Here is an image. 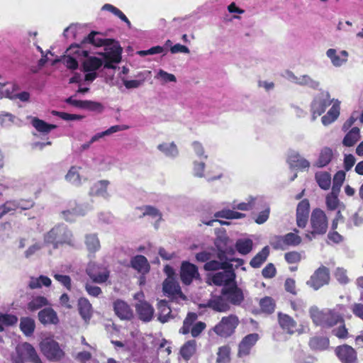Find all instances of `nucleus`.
Listing matches in <instances>:
<instances>
[{
    "mask_svg": "<svg viewBox=\"0 0 363 363\" xmlns=\"http://www.w3.org/2000/svg\"><path fill=\"white\" fill-rule=\"evenodd\" d=\"M85 41L96 47L104 46V52L99 53L105 60L104 68L115 69L116 66L113 64L121 62L122 48L118 42L111 39L103 38L99 33L95 31H92L86 38Z\"/></svg>",
    "mask_w": 363,
    "mask_h": 363,
    "instance_id": "1",
    "label": "nucleus"
},
{
    "mask_svg": "<svg viewBox=\"0 0 363 363\" xmlns=\"http://www.w3.org/2000/svg\"><path fill=\"white\" fill-rule=\"evenodd\" d=\"M44 242L52 245L54 249H57L65 245L74 246L75 240L72 232L67 225L59 224L44 235Z\"/></svg>",
    "mask_w": 363,
    "mask_h": 363,
    "instance_id": "2",
    "label": "nucleus"
},
{
    "mask_svg": "<svg viewBox=\"0 0 363 363\" xmlns=\"http://www.w3.org/2000/svg\"><path fill=\"white\" fill-rule=\"evenodd\" d=\"M226 238L217 239L215 245L218 250L217 257L218 260H209L204 264V269L206 271H218L223 269L231 264V262L234 259L228 255H232L233 250L231 247H228L226 244Z\"/></svg>",
    "mask_w": 363,
    "mask_h": 363,
    "instance_id": "3",
    "label": "nucleus"
},
{
    "mask_svg": "<svg viewBox=\"0 0 363 363\" xmlns=\"http://www.w3.org/2000/svg\"><path fill=\"white\" fill-rule=\"evenodd\" d=\"M311 231L306 233V238L312 240L316 235H324L328 228V218L323 211L315 208L311 216L310 220Z\"/></svg>",
    "mask_w": 363,
    "mask_h": 363,
    "instance_id": "4",
    "label": "nucleus"
},
{
    "mask_svg": "<svg viewBox=\"0 0 363 363\" xmlns=\"http://www.w3.org/2000/svg\"><path fill=\"white\" fill-rule=\"evenodd\" d=\"M13 363H25L29 361L33 363H42L35 348L28 342L18 344L16 352L12 354Z\"/></svg>",
    "mask_w": 363,
    "mask_h": 363,
    "instance_id": "5",
    "label": "nucleus"
},
{
    "mask_svg": "<svg viewBox=\"0 0 363 363\" xmlns=\"http://www.w3.org/2000/svg\"><path fill=\"white\" fill-rule=\"evenodd\" d=\"M42 353L51 361H60L65 356V352L59 343L51 337L43 339L40 343Z\"/></svg>",
    "mask_w": 363,
    "mask_h": 363,
    "instance_id": "6",
    "label": "nucleus"
},
{
    "mask_svg": "<svg viewBox=\"0 0 363 363\" xmlns=\"http://www.w3.org/2000/svg\"><path fill=\"white\" fill-rule=\"evenodd\" d=\"M144 298L145 296L143 292L135 294L134 296V298L136 301L135 307L139 318L143 322L147 323L152 320L155 309Z\"/></svg>",
    "mask_w": 363,
    "mask_h": 363,
    "instance_id": "7",
    "label": "nucleus"
},
{
    "mask_svg": "<svg viewBox=\"0 0 363 363\" xmlns=\"http://www.w3.org/2000/svg\"><path fill=\"white\" fill-rule=\"evenodd\" d=\"M239 324V319L235 315L223 317L221 320L214 327V332L224 337L230 336Z\"/></svg>",
    "mask_w": 363,
    "mask_h": 363,
    "instance_id": "8",
    "label": "nucleus"
},
{
    "mask_svg": "<svg viewBox=\"0 0 363 363\" xmlns=\"http://www.w3.org/2000/svg\"><path fill=\"white\" fill-rule=\"evenodd\" d=\"M332 100L330 99V94L328 91H320L313 99L311 105V111L312 113V120L315 121L318 116L323 114L327 107L331 104Z\"/></svg>",
    "mask_w": 363,
    "mask_h": 363,
    "instance_id": "9",
    "label": "nucleus"
},
{
    "mask_svg": "<svg viewBox=\"0 0 363 363\" xmlns=\"http://www.w3.org/2000/svg\"><path fill=\"white\" fill-rule=\"evenodd\" d=\"M197 319V315L195 313H189L183 322V326L180 328L179 332L184 335L191 333L192 337H198L202 331L206 328V324L203 322H194Z\"/></svg>",
    "mask_w": 363,
    "mask_h": 363,
    "instance_id": "10",
    "label": "nucleus"
},
{
    "mask_svg": "<svg viewBox=\"0 0 363 363\" xmlns=\"http://www.w3.org/2000/svg\"><path fill=\"white\" fill-rule=\"evenodd\" d=\"M210 280L216 286H226L235 281V273L233 264H230L220 272H217L209 277Z\"/></svg>",
    "mask_w": 363,
    "mask_h": 363,
    "instance_id": "11",
    "label": "nucleus"
},
{
    "mask_svg": "<svg viewBox=\"0 0 363 363\" xmlns=\"http://www.w3.org/2000/svg\"><path fill=\"white\" fill-rule=\"evenodd\" d=\"M330 279L329 270L327 267L322 266L317 269L307 281L306 284L318 290L325 284H328Z\"/></svg>",
    "mask_w": 363,
    "mask_h": 363,
    "instance_id": "12",
    "label": "nucleus"
},
{
    "mask_svg": "<svg viewBox=\"0 0 363 363\" xmlns=\"http://www.w3.org/2000/svg\"><path fill=\"white\" fill-rule=\"evenodd\" d=\"M86 272L90 279L97 284L106 282L110 275V272L106 267L95 263H89Z\"/></svg>",
    "mask_w": 363,
    "mask_h": 363,
    "instance_id": "13",
    "label": "nucleus"
},
{
    "mask_svg": "<svg viewBox=\"0 0 363 363\" xmlns=\"http://www.w3.org/2000/svg\"><path fill=\"white\" fill-rule=\"evenodd\" d=\"M67 55L62 59L63 64L69 69H75L78 67L77 59L79 57H86L88 51L78 46L70 47L67 50Z\"/></svg>",
    "mask_w": 363,
    "mask_h": 363,
    "instance_id": "14",
    "label": "nucleus"
},
{
    "mask_svg": "<svg viewBox=\"0 0 363 363\" xmlns=\"http://www.w3.org/2000/svg\"><path fill=\"white\" fill-rule=\"evenodd\" d=\"M163 291L172 298L185 300L186 297L181 291L179 283L173 277H167L163 282Z\"/></svg>",
    "mask_w": 363,
    "mask_h": 363,
    "instance_id": "15",
    "label": "nucleus"
},
{
    "mask_svg": "<svg viewBox=\"0 0 363 363\" xmlns=\"http://www.w3.org/2000/svg\"><path fill=\"white\" fill-rule=\"evenodd\" d=\"M206 306L218 312H225L230 308L225 295L223 294V289L219 294H213L208 301Z\"/></svg>",
    "mask_w": 363,
    "mask_h": 363,
    "instance_id": "16",
    "label": "nucleus"
},
{
    "mask_svg": "<svg viewBox=\"0 0 363 363\" xmlns=\"http://www.w3.org/2000/svg\"><path fill=\"white\" fill-rule=\"evenodd\" d=\"M258 340L259 335L257 333H251L244 337L238 345V357H243L249 355L251 349Z\"/></svg>",
    "mask_w": 363,
    "mask_h": 363,
    "instance_id": "17",
    "label": "nucleus"
},
{
    "mask_svg": "<svg viewBox=\"0 0 363 363\" xmlns=\"http://www.w3.org/2000/svg\"><path fill=\"white\" fill-rule=\"evenodd\" d=\"M286 77L293 83L300 86H308L313 89H318L320 85L319 82L313 79L307 74L296 76L292 72H287Z\"/></svg>",
    "mask_w": 363,
    "mask_h": 363,
    "instance_id": "18",
    "label": "nucleus"
},
{
    "mask_svg": "<svg viewBox=\"0 0 363 363\" xmlns=\"http://www.w3.org/2000/svg\"><path fill=\"white\" fill-rule=\"evenodd\" d=\"M310 204L307 199L300 201L296 208V225L304 228L308 221Z\"/></svg>",
    "mask_w": 363,
    "mask_h": 363,
    "instance_id": "19",
    "label": "nucleus"
},
{
    "mask_svg": "<svg viewBox=\"0 0 363 363\" xmlns=\"http://www.w3.org/2000/svg\"><path fill=\"white\" fill-rule=\"evenodd\" d=\"M335 354L342 363H354L357 360L355 350L347 345L337 347Z\"/></svg>",
    "mask_w": 363,
    "mask_h": 363,
    "instance_id": "20",
    "label": "nucleus"
},
{
    "mask_svg": "<svg viewBox=\"0 0 363 363\" xmlns=\"http://www.w3.org/2000/svg\"><path fill=\"white\" fill-rule=\"evenodd\" d=\"M180 274L181 279L186 285L190 284L194 279L199 277L198 269L196 265L188 262H182Z\"/></svg>",
    "mask_w": 363,
    "mask_h": 363,
    "instance_id": "21",
    "label": "nucleus"
},
{
    "mask_svg": "<svg viewBox=\"0 0 363 363\" xmlns=\"http://www.w3.org/2000/svg\"><path fill=\"white\" fill-rule=\"evenodd\" d=\"M223 294L225 295L228 303L240 305L244 300L242 291L235 284L228 287H223Z\"/></svg>",
    "mask_w": 363,
    "mask_h": 363,
    "instance_id": "22",
    "label": "nucleus"
},
{
    "mask_svg": "<svg viewBox=\"0 0 363 363\" xmlns=\"http://www.w3.org/2000/svg\"><path fill=\"white\" fill-rule=\"evenodd\" d=\"M265 201L261 196L252 197L250 196L247 199V202H241L238 205L235 204L234 201L232 204V208L233 209H238L240 211H250L253 208L258 209L260 206H265Z\"/></svg>",
    "mask_w": 363,
    "mask_h": 363,
    "instance_id": "23",
    "label": "nucleus"
},
{
    "mask_svg": "<svg viewBox=\"0 0 363 363\" xmlns=\"http://www.w3.org/2000/svg\"><path fill=\"white\" fill-rule=\"evenodd\" d=\"M348 52L346 50H342L340 52L335 49L330 48L326 51V56L330 60L334 67H339L345 64L348 58Z\"/></svg>",
    "mask_w": 363,
    "mask_h": 363,
    "instance_id": "24",
    "label": "nucleus"
},
{
    "mask_svg": "<svg viewBox=\"0 0 363 363\" xmlns=\"http://www.w3.org/2000/svg\"><path fill=\"white\" fill-rule=\"evenodd\" d=\"M278 321L280 327L290 335L294 334L297 330L296 320L287 314L279 313Z\"/></svg>",
    "mask_w": 363,
    "mask_h": 363,
    "instance_id": "25",
    "label": "nucleus"
},
{
    "mask_svg": "<svg viewBox=\"0 0 363 363\" xmlns=\"http://www.w3.org/2000/svg\"><path fill=\"white\" fill-rule=\"evenodd\" d=\"M291 168L306 169L310 167V162L296 151H291L287 159Z\"/></svg>",
    "mask_w": 363,
    "mask_h": 363,
    "instance_id": "26",
    "label": "nucleus"
},
{
    "mask_svg": "<svg viewBox=\"0 0 363 363\" xmlns=\"http://www.w3.org/2000/svg\"><path fill=\"white\" fill-rule=\"evenodd\" d=\"M113 309L116 315L122 320H130L133 317L132 310L123 301L116 300L113 303Z\"/></svg>",
    "mask_w": 363,
    "mask_h": 363,
    "instance_id": "27",
    "label": "nucleus"
},
{
    "mask_svg": "<svg viewBox=\"0 0 363 363\" xmlns=\"http://www.w3.org/2000/svg\"><path fill=\"white\" fill-rule=\"evenodd\" d=\"M38 319L43 325H56L59 322L57 313L51 308H46L38 313Z\"/></svg>",
    "mask_w": 363,
    "mask_h": 363,
    "instance_id": "28",
    "label": "nucleus"
},
{
    "mask_svg": "<svg viewBox=\"0 0 363 363\" xmlns=\"http://www.w3.org/2000/svg\"><path fill=\"white\" fill-rule=\"evenodd\" d=\"M333 158V150L330 147H324L320 150L318 159L315 162L314 165L319 168L324 167L330 164Z\"/></svg>",
    "mask_w": 363,
    "mask_h": 363,
    "instance_id": "29",
    "label": "nucleus"
},
{
    "mask_svg": "<svg viewBox=\"0 0 363 363\" xmlns=\"http://www.w3.org/2000/svg\"><path fill=\"white\" fill-rule=\"evenodd\" d=\"M108 184L109 182L108 180H100L96 182L90 189V194L101 196L106 199H108L110 197L107 190Z\"/></svg>",
    "mask_w": 363,
    "mask_h": 363,
    "instance_id": "30",
    "label": "nucleus"
},
{
    "mask_svg": "<svg viewBox=\"0 0 363 363\" xmlns=\"http://www.w3.org/2000/svg\"><path fill=\"white\" fill-rule=\"evenodd\" d=\"M157 309H158L157 319L162 323H165L169 321V320L173 318V315H172L171 308L169 306L167 301H166L165 300H161L158 302Z\"/></svg>",
    "mask_w": 363,
    "mask_h": 363,
    "instance_id": "31",
    "label": "nucleus"
},
{
    "mask_svg": "<svg viewBox=\"0 0 363 363\" xmlns=\"http://www.w3.org/2000/svg\"><path fill=\"white\" fill-rule=\"evenodd\" d=\"M82 168L77 166H72L65 175V180L75 186H79L82 184V180L86 179L80 176L79 170Z\"/></svg>",
    "mask_w": 363,
    "mask_h": 363,
    "instance_id": "32",
    "label": "nucleus"
},
{
    "mask_svg": "<svg viewBox=\"0 0 363 363\" xmlns=\"http://www.w3.org/2000/svg\"><path fill=\"white\" fill-rule=\"evenodd\" d=\"M343 306L338 305L337 308L334 309L326 308V312H330V314H327V315L325 316L324 326L332 327L339 322H342L343 319L339 313V311H337V308L338 310H341Z\"/></svg>",
    "mask_w": 363,
    "mask_h": 363,
    "instance_id": "33",
    "label": "nucleus"
},
{
    "mask_svg": "<svg viewBox=\"0 0 363 363\" xmlns=\"http://www.w3.org/2000/svg\"><path fill=\"white\" fill-rule=\"evenodd\" d=\"M86 59L83 62V70L84 72H96L103 65L105 64V60L102 57V59L97 57H85Z\"/></svg>",
    "mask_w": 363,
    "mask_h": 363,
    "instance_id": "34",
    "label": "nucleus"
},
{
    "mask_svg": "<svg viewBox=\"0 0 363 363\" xmlns=\"http://www.w3.org/2000/svg\"><path fill=\"white\" fill-rule=\"evenodd\" d=\"M132 267L139 273L145 274L150 270V265L147 259L143 255H136L131 259Z\"/></svg>",
    "mask_w": 363,
    "mask_h": 363,
    "instance_id": "35",
    "label": "nucleus"
},
{
    "mask_svg": "<svg viewBox=\"0 0 363 363\" xmlns=\"http://www.w3.org/2000/svg\"><path fill=\"white\" fill-rule=\"evenodd\" d=\"M78 310L84 321L87 322L90 320L92 315V307L88 299L85 298L79 299Z\"/></svg>",
    "mask_w": 363,
    "mask_h": 363,
    "instance_id": "36",
    "label": "nucleus"
},
{
    "mask_svg": "<svg viewBox=\"0 0 363 363\" xmlns=\"http://www.w3.org/2000/svg\"><path fill=\"white\" fill-rule=\"evenodd\" d=\"M309 313L315 325L324 326L325 316L330 314V312H326V308L320 311L318 307L312 306L309 310Z\"/></svg>",
    "mask_w": 363,
    "mask_h": 363,
    "instance_id": "37",
    "label": "nucleus"
},
{
    "mask_svg": "<svg viewBox=\"0 0 363 363\" xmlns=\"http://www.w3.org/2000/svg\"><path fill=\"white\" fill-rule=\"evenodd\" d=\"M360 139V130L357 127L352 128L342 140L345 147H352Z\"/></svg>",
    "mask_w": 363,
    "mask_h": 363,
    "instance_id": "38",
    "label": "nucleus"
},
{
    "mask_svg": "<svg viewBox=\"0 0 363 363\" xmlns=\"http://www.w3.org/2000/svg\"><path fill=\"white\" fill-rule=\"evenodd\" d=\"M127 128H128V126H126V125H113L104 131H102V132H100V133H98L94 135L91 138V143H94L96 142H98L99 140L104 138L106 136H109L113 133H115L121 131V130H126Z\"/></svg>",
    "mask_w": 363,
    "mask_h": 363,
    "instance_id": "39",
    "label": "nucleus"
},
{
    "mask_svg": "<svg viewBox=\"0 0 363 363\" xmlns=\"http://www.w3.org/2000/svg\"><path fill=\"white\" fill-rule=\"evenodd\" d=\"M31 124L38 132L43 134H48L52 130L57 128L56 125L49 124L38 118H33L31 120Z\"/></svg>",
    "mask_w": 363,
    "mask_h": 363,
    "instance_id": "40",
    "label": "nucleus"
},
{
    "mask_svg": "<svg viewBox=\"0 0 363 363\" xmlns=\"http://www.w3.org/2000/svg\"><path fill=\"white\" fill-rule=\"evenodd\" d=\"M269 254V248L265 246L250 261V264L253 268H259L267 260Z\"/></svg>",
    "mask_w": 363,
    "mask_h": 363,
    "instance_id": "41",
    "label": "nucleus"
},
{
    "mask_svg": "<svg viewBox=\"0 0 363 363\" xmlns=\"http://www.w3.org/2000/svg\"><path fill=\"white\" fill-rule=\"evenodd\" d=\"M315 180L319 186L327 190L331 185V177L330 174L327 172H318L315 175Z\"/></svg>",
    "mask_w": 363,
    "mask_h": 363,
    "instance_id": "42",
    "label": "nucleus"
},
{
    "mask_svg": "<svg viewBox=\"0 0 363 363\" xmlns=\"http://www.w3.org/2000/svg\"><path fill=\"white\" fill-rule=\"evenodd\" d=\"M85 244L89 252H96L100 247V242L96 234H88L85 237Z\"/></svg>",
    "mask_w": 363,
    "mask_h": 363,
    "instance_id": "43",
    "label": "nucleus"
},
{
    "mask_svg": "<svg viewBox=\"0 0 363 363\" xmlns=\"http://www.w3.org/2000/svg\"><path fill=\"white\" fill-rule=\"evenodd\" d=\"M340 114V107L337 104H334L326 115L323 116L321 118L322 123L324 125H328L334 122Z\"/></svg>",
    "mask_w": 363,
    "mask_h": 363,
    "instance_id": "44",
    "label": "nucleus"
},
{
    "mask_svg": "<svg viewBox=\"0 0 363 363\" xmlns=\"http://www.w3.org/2000/svg\"><path fill=\"white\" fill-rule=\"evenodd\" d=\"M20 328L23 334L26 336H30L34 332L35 328V321L31 318H22L21 319Z\"/></svg>",
    "mask_w": 363,
    "mask_h": 363,
    "instance_id": "45",
    "label": "nucleus"
},
{
    "mask_svg": "<svg viewBox=\"0 0 363 363\" xmlns=\"http://www.w3.org/2000/svg\"><path fill=\"white\" fill-rule=\"evenodd\" d=\"M196 342L194 340L187 341L181 348L180 354L186 360L190 359L196 351Z\"/></svg>",
    "mask_w": 363,
    "mask_h": 363,
    "instance_id": "46",
    "label": "nucleus"
},
{
    "mask_svg": "<svg viewBox=\"0 0 363 363\" xmlns=\"http://www.w3.org/2000/svg\"><path fill=\"white\" fill-rule=\"evenodd\" d=\"M157 148L167 157H175L179 154L177 147L174 143L160 144Z\"/></svg>",
    "mask_w": 363,
    "mask_h": 363,
    "instance_id": "47",
    "label": "nucleus"
},
{
    "mask_svg": "<svg viewBox=\"0 0 363 363\" xmlns=\"http://www.w3.org/2000/svg\"><path fill=\"white\" fill-rule=\"evenodd\" d=\"M310 347L313 350H325L329 345V340L324 337H314L309 341Z\"/></svg>",
    "mask_w": 363,
    "mask_h": 363,
    "instance_id": "48",
    "label": "nucleus"
},
{
    "mask_svg": "<svg viewBox=\"0 0 363 363\" xmlns=\"http://www.w3.org/2000/svg\"><path fill=\"white\" fill-rule=\"evenodd\" d=\"M51 283V279L49 277L41 275L36 278L32 277L29 282V286L30 289H38L42 286H50Z\"/></svg>",
    "mask_w": 363,
    "mask_h": 363,
    "instance_id": "49",
    "label": "nucleus"
},
{
    "mask_svg": "<svg viewBox=\"0 0 363 363\" xmlns=\"http://www.w3.org/2000/svg\"><path fill=\"white\" fill-rule=\"evenodd\" d=\"M49 304V302L48 299L41 296H38L34 297L28 304V308L31 311H36L43 306H48Z\"/></svg>",
    "mask_w": 363,
    "mask_h": 363,
    "instance_id": "50",
    "label": "nucleus"
},
{
    "mask_svg": "<svg viewBox=\"0 0 363 363\" xmlns=\"http://www.w3.org/2000/svg\"><path fill=\"white\" fill-rule=\"evenodd\" d=\"M252 245L250 239H240L236 242L235 247L240 254L247 255L252 250Z\"/></svg>",
    "mask_w": 363,
    "mask_h": 363,
    "instance_id": "51",
    "label": "nucleus"
},
{
    "mask_svg": "<svg viewBox=\"0 0 363 363\" xmlns=\"http://www.w3.org/2000/svg\"><path fill=\"white\" fill-rule=\"evenodd\" d=\"M298 230L294 229L293 233H289L284 235L286 247L289 246H297L301 242V238L298 235Z\"/></svg>",
    "mask_w": 363,
    "mask_h": 363,
    "instance_id": "52",
    "label": "nucleus"
},
{
    "mask_svg": "<svg viewBox=\"0 0 363 363\" xmlns=\"http://www.w3.org/2000/svg\"><path fill=\"white\" fill-rule=\"evenodd\" d=\"M259 305L262 311L272 313L275 308V303L274 300L269 296H266L260 300Z\"/></svg>",
    "mask_w": 363,
    "mask_h": 363,
    "instance_id": "53",
    "label": "nucleus"
},
{
    "mask_svg": "<svg viewBox=\"0 0 363 363\" xmlns=\"http://www.w3.org/2000/svg\"><path fill=\"white\" fill-rule=\"evenodd\" d=\"M80 214L79 208L74 207L72 209L62 211L61 213V217L66 221L72 222L75 220L76 218Z\"/></svg>",
    "mask_w": 363,
    "mask_h": 363,
    "instance_id": "54",
    "label": "nucleus"
},
{
    "mask_svg": "<svg viewBox=\"0 0 363 363\" xmlns=\"http://www.w3.org/2000/svg\"><path fill=\"white\" fill-rule=\"evenodd\" d=\"M230 349L228 346H222L219 347L216 362L218 363H226L230 359Z\"/></svg>",
    "mask_w": 363,
    "mask_h": 363,
    "instance_id": "55",
    "label": "nucleus"
},
{
    "mask_svg": "<svg viewBox=\"0 0 363 363\" xmlns=\"http://www.w3.org/2000/svg\"><path fill=\"white\" fill-rule=\"evenodd\" d=\"M270 245L275 250H286V245L284 235H275L270 240Z\"/></svg>",
    "mask_w": 363,
    "mask_h": 363,
    "instance_id": "56",
    "label": "nucleus"
},
{
    "mask_svg": "<svg viewBox=\"0 0 363 363\" xmlns=\"http://www.w3.org/2000/svg\"><path fill=\"white\" fill-rule=\"evenodd\" d=\"M155 77L161 80L164 84L167 82H175L177 81L176 77L174 74L168 73L163 69H160Z\"/></svg>",
    "mask_w": 363,
    "mask_h": 363,
    "instance_id": "57",
    "label": "nucleus"
},
{
    "mask_svg": "<svg viewBox=\"0 0 363 363\" xmlns=\"http://www.w3.org/2000/svg\"><path fill=\"white\" fill-rule=\"evenodd\" d=\"M83 109L101 113L104 111V107L102 104L99 102L85 100L84 102Z\"/></svg>",
    "mask_w": 363,
    "mask_h": 363,
    "instance_id": "58",
    "label": "nucleus"
},
{
    "mask_svg": "<svg viewBox=\"0 0 363 363\" xmlns=\"http://www.w3.org/2000/svg\"><path fill=\"white\" fill-rule=\"evenodd\" d=\"M16 206L13 200L7 201L4 204L0 205V218L4 215L15 211Z\"/></svg>",
    "mask_w": 363,
    "mask_h": 363,
    "instance_id": "59",
    "label": "nucleus"
},
{
    "mask_svg": "<svg viewBox=\"0 0 363 363\" xmlns=\"http://www.w3.org/2000/svg\"><path fill=\"white\" fill-rule=\"evenodd\" d=\"M5 96L11 99H18L23 102H28L30 99V94L28 91H22L16 94L6 92Z\"/></svg>",
    "mask_w": 363,
    "mask_h": 363,
    "instance_id": "60",
    "label": "nucleus"
},
{
    "mask_svg": "<svg viewBox=\"0 0 363 363\" xmlns=\"http://www.w3.org/2000/svg\"><path fill=\"white\" fill-rule=\"evenodd\" d=\"M143 216H150L153 218H155L157 220H160L162 218V214L155 207L151 206H147L144 208Z\"/></svg>",
    "mask_w": 363,
    "mask_h": 363,
    "instance_id": "61",
    "label": "nucleus"
},
{
    "mask_svg": "<svg viewBox=\"0 0 363 363\" xmlns=\"http://www.w3.org/2000/svg\"><path fill=\"white\" fill-rule=\"evenodd\" d=\"M363 223V218L357 213H354L347 222L346 228L348 230L352 229V226H359Z\"/></svg>",
    "mask_w": 363,
    "mask_h": 363,
    "instance_id": "62",
    "label": "nucleus"
},
{
    "mask_svg": "<svg viewBox=\"0 0 363 363\" xmlns=\"http://www.w3.org/2000/svg\"><path fill=\"white\" fill-rule=\"evenodd\" d=\"M17 321V317L13 315L0 313V322L4 323V325H14Z\"/></svg>",
    "mask_w": 363,
    "mask_h": 363,
    "instance_id": "63",
    "label": "nucleus"
},
{
    "mask_svg": "<svg viewBox=\"0 0 363 363\" xmlns=\"http://www.w3.org/2000/svg\"><path fill=\"white\" fill-rule=\"evenodd\" d=\"M284 257L289 264L298 263L301 259V254L295 251L286 253Z\"/></svg>",
    "mask_w": 363,
    "mask_h": 363,
    "instance_id": "64",
    "label": "nucleus"
}]
</instances>
